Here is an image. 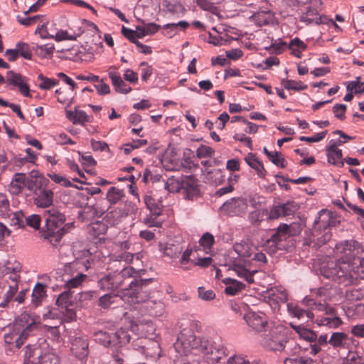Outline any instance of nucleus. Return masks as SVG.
<instances>
[{
    "label": "nucleus",
    "mask_w": 364,
    "mask_h": 364,
    "mask_svg": "<svg viewBox=\"0 0 364 364\" xmlns=\"http://www.w3.org/2000/svg\"><path fill=\"white\" fill-rule=\"evenodd\" d=\"M282 85L287 90H293L295 91H301L307 89L308 86L301 81L283 79L281 81Z\"/></svg>",
    "instance_id": "47"
},
{
    "label": "nucleus",
    "mask_w": 364,
    "mask_h": 364,
    "mask_svg": "<svg viewBox=\"0 0 364 364\" xmlns=\"http://www.w3.org/2000/svg\"><path fill=\"white\" fill-rule=\"evenodd\" d=\"M178 171H181L186 173H191L197 168L196 164L191 157H184L181 161H179Z\"/></svg>",
    "instance_id": "50"
},
{
    "label": "nucleus",
    "mask_w": 364,
    "mask_h": 364,
    "mask_svg": "<svg viewBox=\"0 0 364 364\" xmlns=\"http://www.w3.org/2000/svg\"><path fill=\"white\" fill-rule=\"evenodd\" d=\"M289 226L287 224H282L277 228V231L274 232L268 240V242L277 244L279 242L286 240L289 235Z\"/></svg>",
    "instance_id": "35"
},
{
    "label": "nucleus",
    "mask_w": 364,
    "mask_h": 364,
    "mask_svg": "<svg viewBox=\"0 0 364 364\" xmlns=\"http://www.w3.org/2000/svg\"><path fill=\"white\" fill-rule=\"evenodd\" d=\"M215 242L214 237L210 232H205L199 240L200 245L203 247L206 253L210 252L211 247Z\"/></svg>",
    "instance_id": "52"
},
{
    "label": "nucleus",
    "mask_w": 364,
    "mask_h": 364,
    "mask_svg": "<svg viewBox=\"0 0 364 364\" xmlns=\"http://www.w3.org/2000/svg\"><path fill=\"white\" fill-rule=\"evenodd\" d=\"M349 341H355L343 332H334L328 339V343L334 348H348Z\"/></svg>",
    "instance_id": "23"
},
{
    "label": "nucleus",
    "mask_w": 364,
    "mask_h": 364,
    "mask_svg": "<svg viewBox=\"0 0 364 364\" xmlns=\"http://www.w3.org/2000/svg\"><path fill=\"white\" fill-rule=\"evenodd\" d=\"M44 238L48 240L53 246H57L64 235L59 230L43 229Z\"/></svg>",
    "instance_id": "43"
},
{
    "label": "nucleus",
    "mask_w": 364,
    "mask_h": 364,
    "mask_svg": "<svg viewBox=\"0 0 364 364\" xmlns=\"http://www.w3.org/2000/svg\"><path fill=\"white\" fill-rule=\"evenodd\" d=\"M182 180L180 181L174 177L168 178L165 183L164 188L171 193L178 192L181 190Z\"/></svg>",
    "instance_id": "55"
},
{
    "label": "nucleus",
    "mask_w": 364,
    "mask_h": 364,
    "mask_svg": "<svg viewBox=\"0 0 364 364\" xmlns=\"http://www.w3.org/2000/svg\"><path fill=\"white\" fill-rule=\"evenodd\" d=\"M89 262L85 259H77L65 265L64 280L65 288L71 290L79 287L85 281L87 275L85 272L89 269Z\"/></svg>",
    "instance_id": "5"
},
{
    "label": "nucleus",
    "mask_w": 364,
    "mask_h": 364,
    "mask_svg": "<svg viewBox=\"0 0 364 364\" xmlns=\"http://www.w3.org/2000/svg\"><path fill=\"white\" fill-rule=\"evenodd\" d=\"M128 213L121 208H116L105 215L107 221L112 225H117L127 216Z\"/></svg>",
    "instance_id": "29"
},
{
    "label": "nucleus",
    "mask_w": 364,
    "mask_h": 364,
    "mask_svg": "<svg viewBox=\"0 0 364 364\" xmlns=\"http://www.w3.org/2000/svg\"><path fill=\"white\" fill-rule=\"evenodd\" d=\"M128 288H122L117 294H106L100 297L98 305L102 309L115 308L117 304L124 300L121 296V293Z\"/></svg>",
    "instance_id": "19"
},
{
    "label": "nucleus",
    "mask_w": 364,
    "mask_h": 364,
    "mask_svg": "<svg viewBox=\"0 0 364 364\" xmlns=\"http://www.w3.org/2000/svg\"><path fill=\"white\" fill-rule=\"evenodd\" d=\"M14 327L12 333L4 335V341L8 344L15 341L16 347L20 348L30 333L36 329L37 324L30 319L28 315L22 314L16 319Z\"/></svg>",
    "instance_id": "4"
},
{
    "label": "nucleus",
    "mask_w": 364,
    "mask_h": 364,
    "mask_svg": "<svg viewBox=\"0 0 364 364\" xmlns=\"http://www.w3.org/2000/svg\"><path fill=\"white\" fill-rule=\"evenodd\" d=\"M214 153V149L206 145H200L196 150V156L199 159L211 157Z\"/></svg>",
    "instance_id": "62"
},
{
    "label": "nucleus",
    "mask_w": 364,
    "mask_h": 364,
    "mask_svg": "<svg viewBox=\"0 0 364 364\" xmlns=\"http://www.w3.org/2000/svg\"><path fill=\"white\" fill-rule=\"evenodd\" d=\"M112 83L117 92L127 94L132 90V87L124 82L121 76L114 78Z\"/></svg>",
    "instance_id": "56"
},
{
    "label": "nucleus",
    "mask_w": 364,
    "mask_h": 364,
    "mask_svg": "<svg viewBox=\"0 0 364 364\" xmlns=\"http://www.w3.org/2000/svg\"><path fill=\"white\" fill-rule=\"evenodd\" d=\"M125 196L124 191L117 187H110L106 194V199L110 205L118 204Z\"/></svg>",
    "instance_id": "31"
},
{
    "label": "nucleus",
    "mask_w": 364,
    "mask_h": 364,
    "mask_svg": "<svg viewBox=\"0 0 364 364\" xmlns=\"http://www.w3.org/2000/svg\"><path fill=\"white\" fill-rule=\"evenodd\" d=\"M95 341L104 346H113L112 333L100 331L95 333Z\"/></svg>",
    "instance_id": "45"
},
{
    "label": "nucleus",
    "mask_w": 364,
    "mask_h": 364,
    "mask_svg": "<svg viewBox=\"0 0 364 364\" xmlns=\"http://www.w3.org/2000/svg\"><path fill=\"white\" fill-rule=\"evenodd\" d=\"M360 244L355 240H346L336 245V248L338 252L348 255L358 248Z\"/></svg>",
    "instance_id": "42"
},
{
    "label": "nucleus",
    "mask_w": 364,
    "mask_h": 364,
    "mask_svg": "<svg viewBox=\"0 0 364 364\" xmlns=\"http://www.w3.org/2000/svg\"><path fill=\"white\" fill-rule=\"evenodd\" d=\"M161 251L164 255L169 258H176L179 256L182 249L178 245L166 244L164 246L161 245Z\"/></svg>",
    "instance_id": "44"
},
{
    "label": "nucleus",
    "mask_w": 364,
    "mask_h": 364,
    "mask_svg": "<svg viewBox=\"0 0 364 364\" xmlns=\"http://www.w3.org/2000/svg\"><path fill=\"white\" fill-rule=\"evenodd\" d=\"M9 279H10V282H9V289L6 291L4 296L7 301H11L18 291V281L20 277L19 275H15L14 277H9Z\"/></svg>",
    "instance_id": "48"
},
{
    "label": "nucleus",
    "mask_w": 364,
    "mask_h": 364,
    "mask_svg": "<svg viewBox=\"0 0 364 364\" xmlns=\"http://www.w3.org/2000/svg\"><path fill=\"white\" fill-rule=\"evenodd\" d=\"M38 79L41 80L39 84V88L42 90H49L51 87L58 85V81L55 79H50L45 77L43 74H40L38 76Z\"/></svg>",
    "instance_id": "57"
},
{
    "label": "nucleus",
    "mask_w": 364,
    "mask_h": 364,
    "mask_svg": "<svg viewBox=\"0 0 364 364\" xmlns=\"http://www.w3.org/2000/svg\"><path fill=\"white\" fill-rule=\"evenodd\" d=\"M160 161L163 167L167 171H177L178 169L179 160L172 151H166Z\"/></svg>",
    "instance_id": "25"
},
{
    "label": "nucleus",
    "mask_w": 364,
    "mask_h": 364,
    "mask_svg": "<svg viewBox=\"0 0 364 364\" xmlns=\"http://www.w3.org/2000/svg\"><path fill=\"white\" fill-rule=\"evenodd\" d=\"M33 194V201L34 204L38 207L42 208H50L53 201V192L50 189H48V187L40 190Z\"/></svg>",
    "instance_id": "17"
},
{
    "label": "nucleus",
    "mask_w": 364,
    "mask_h": 364,
    "mask_svg": "<svg viewBox=\"0 0 364 364\" xmlns=\"http://www.w3.org/2000/svg\"><path fill=\"white\" fill-rule=\"evenodd\" d=\"M43 217L45 220L43 229L46 230H59L65 222V215L54 207L46 210Z\"/></svg>",
    "instance_id": "11"
},
{
    "label": "nucleus",
    "mask_w": 364,
    "mask_h": 364,
    "mask_svg": "<svg viewBox=\"0 0 364 364\" xmlns=\"http://www.w3.org/2000/svg\"><path fill=\"white\" fill-rule=\"evenodd\" d=\"M233 250L240 257H249L251 256L252 246L247 240H242L236 242L233 246Z\"/></svg>",
    "instance_id": "32"
},
{
    "label": "nucleus",
    "mask_w": 364,
    "mask_h": 364,
    "mask_svg": "<svg viewBox=\"0 0 364 364\" xmlns=\"http://www.w3.org/2000/svg\"><path fill=\"white\" fill-rule=\"evenodd\" d=\"M226 364H252L245 356L241 354L231 355L227 360Z\"/></svg>",
    "instance_id": "64"
},
{
    "label": "nucleus",
    "mask_w": 364,
    "mask_h": 364,
    "mask_svg": "<svg viewBox=\"0 0 364 364\" xmlns=\"http://www.w3.org/2000/svg\"><path fill=\"white\" fill-rule=\"evenodd\" d=\"M343 364H363V359L357 352L350 350Z\"/></svg>",
    "instance_id": "58"
},
{
    "label": "nucleus",
    "mask_w": 364,
    "mask_h": 364,
    "mask_svg": "<svg viewBox=\"0 0 364 364\" xmlns=\"http://www.w3.org/2000/svg\"><path fill=\"white\" fill-rule=\"evenodd\" d=\"M134 346L146 357L158 358L161 356L160 346L156 341L148 340L146 338L144 340L137 339Z\"/></svg>",
    "instance_id": "14"
},
{
    "label": "nucleus",
    "mask_w": 364,
    "mask_h": 364,
    "mask_svg": "<svg viewBox=\"0 0 364 364\" xmlns=\"http://www.w3.org/2000/svg\"><path fill=\"white\" fill-rule=\"evenodd\" d=\"M337 142L334 140H331L329 146L326 148V155L328 162L334 165L343 166V162L341 161L342 151L337 148Z\"/></svg>",
    "instance_id": "21"
},
{
    "label": "nucleus",
    "mask_w": 364,
    "mask_h": 364,
    "mask_svg": "<svg viewBox=\"0 0 364 364\" xmlns=\"http://www.w3.org/2000/svg\"><path fill=\"white\" fill-rule=\"evenodd\" d=\"M268 159L272 163L279 167L284 168L287 165V162L281 153L277 151L272 152Z\"/></svg>",
    "instance_id": "63"
},
{
    "label": "nucleus",
    "mask_w": 364,
    "mask_h": 364,
    "mask_svg": "<svg viewBox=\"0 0 364 364\" xmlns=\"http://www.w3.org/2000/svg\"><path fill=\"white\" fill-rule=\"evenodd\" d=\"M26 187V176L23 173H16L8 187L9 192L17 196L20 194L23 188Z\"/></svg>",
    "instance_id": "20"
},
{
    "label": "nucleus",
    "mask_w": 364,
    "mask_h": 364,
    "mask_svg": "<svg viewBox=\"0 0 364 364\" xmlns=\"http://www.w3.org/2000/svg\"><path fill=\"white\" fill-rule=\"evenodd\" d=\"M225 265L228 267L229 270L233 271L237 277L244 279L249 284L254 283V275L258 273L256 269H250L249 262L241 258L230 259Z\"/></svg>",
    "instance_id": "9"
},
{
    "label": "nucleus",
    "mask_w": 364,
    "mask_h": 364,
    "mask_svg": "<svg viewBox=\"0 0 364 364\" xmlns=\"http://www.w3.org/2000/svg\"><path fill=\"white\" fill-rule=\"evenodd\" d=\"M210 337L196 336L191 328H183L174 344L176 350L181 355H202L207 350Z\"/></svg>",
    "instance_id": "3"
},
{
    "label": "nucleus",
    "mask_w": 364,
    "mask_h": 364,
    "mask_svg": "<svg viewBox=\"0 0 364 364\" xmlns=\"http://www.w3.org/2000/svg\"><path fill=\"white\" fill-rule=\"evenodd\" d=\"M269 296L277 304L279 303H286L287 301V293L282 287L271 289L269 292Z\"/></svg>",
    "instance_id": "34"
},
{
    "label": "nucleus",
    "mask_w": 364,
    "mask_h": 364,
    "mask_svg": "<svg viewBox=\"0 0 364 364\" xmlns=\"http://www.w3.org/2000/svg\"><path fill=\"white\" fill-rule=\"evenodd\" d=\"M48 176L55 183L62 185L65 187H70L72 186V183L65 176L51 173L48 174Z\"/></svg>",
    "instance_id": "61"
},
{
    "label": "nucleus",
    "mask_w": 364,
    "mask_h": 364,
    "mask_svg": "<svg viewBox=\"0 0 364 364\" xmlns=\"http://www.w3.org/2000/svg\"><path fill=\"white\" fill-rule=\"evenodd\" d=\"M152 279H141L138 283L134 281L129 283V288L121 293L125 303L133 309L132 316L134 318L139 315H149L153 317L164 316L166 314V305L161 300L151 299L146 289Z\"/></svg>",
    "instance_id": "1"
},
{
    "label": "nucleus",
    "mask_w": 364,
    "mask_h": 364,
    "mask_svg": "<svg viewBox=\"0 0 364 364\" xmlns=\"http://www.w3.org/2000/svg\"><path fill=\"white\" fill-rule=\"evenodd\" d=\"M73 294V291L67 289L59 294L56 299L55 304L60 309L63 321L65 322H70L76 317L75 311L73 308L74 304Z\"/></svg>",
    "instance_id": "8"
},
{
    "label": "nucleus",
    "mask_w": 364,
    "mask_h": 364,
    "mask_svg": "<svg viewBox=\"0 0 364 364\" xmlns=\"http://www.w3.org/2000/svg\"><path fill=\"white\" fill-rule=\"evenodd\" d=\"M55 50L53 43H47L44 45H36L34 50L41 58H50L53 56Z\"/></svg>",
    "instance_id": "38"
},
{
    "label": "nucleus",
    "mask_w": 364,
    "mask_h": 364,
    "mask_svg": "<svg viewBox=\"0 0 364 364\" xmlns=\"http://www.w3.org/2000/svg\"><path fill=\"white\" fill-rule=\"evenodd\" d=\"M70 53L73 55V57H70V59L75 62L90 61L94 57V55L92 53H86V49L83 47L73 48Z\"/></svg>",
    "instance_id": "33"
},
{
    "label": "nucleus",
    "mask_w": 364,
    "mask_h": 364,
    "mask_svg": "<svg viewBox=\"0 0 364 364\" xmlns=\"http://www.w3.org/2000/svg\"><path fill=\"white\" fill-rule=\"evenodd\" d=\"M207 350H204L203 356L211 364H218L220 360L228 355L227 348L222 344L212 341L210 338L207 345Z\"/></svg>",
    "instance_id": "10"
},
{
    "label": "nucleus",
    "mask_w": 364,
    "mask_h": 364,
    "mask_svg": "<svg viewBox=\"0 0 364 364\" xmlns=\"http://www.w3.org/2000/svg\"><path fill=\"white\" fill-rule=\"evenodd\" d=\"M246 163L253 169H255L259 177L264 176V168L263 164L255 156L254 154L250 153L245 158Z\"/></svg>",
    "instance_id": "37"
},
{
    "label": "nucleus",
    "mask_w": 364,
    "mask_h": 364,
    "mask_svg": "<svg viewBox=\"0 0 364 364\" xmlns=\"http://www.w3.org/2000/svg\"><path fill=\"white\" fill-rule=\"evenodd\" d=\"M25 216L24 213L21 210L14 213L11 218V225L16 226L18 228H24Z\"/></svg>",
    "instance_id": "54"
},
{
    "label": "nucleus",
    "mask_w": 364,
    "mask_h": 364,
    "mask_svg": "<svg viewBox=\"0 0 364 364\" xmlns=\"http://www.w3.org/2000/svg\"><path fill=\"white\" fill-rule=\"evenodd\" d=\"M307 47V44L297 37L291 39L288 46L291 54L298 58L302 57V52L306 50Z\"/></svg>",
    "instance_id": "28"
},
{
    "label": "nucleus",
    "mask_w": 364,
    "mask_h": 364,
    "mask_svg": "<svg viewBox=\"0 0 364 364\" xmlns=\"http://www.w3.org/2000/svg\"><path fill=\"white\" fill-rule=\"evenodd\" d=\"M113 346H122L130 341V335L128 331L121 328L112 333Z\"/></svg>",
    "instance_id": "30"
},
{
    "label": "nucleus",
    "mask_w": 364,
    "mask_h": 364,
    "mask_svg": "<svg viewBox=\"0 0 364 364\" xmlns=\"http://www.w3.org/2000/svg\"><path fill=\"white\" fill-rule=\"evenodd\" d=\"M67 117L73 122V124H80L87 121V116L86 113L82 110L69 112L67 114Z\"/></svg>",
    "instance_id": "53"
},
{
    "label": "nucleus",
    "mask_w": 364,
    "mask_h": 364,
    "mask_svg": "<svg viewBox=\"0 0 364 364\" xmlns=\"http://www.w3.org/2000/svg\"><path fill=\"white\" fill-rule=\"evenodd\" d=\"M289 343L284 329L282 327H277L270 331L263 345L270 350L282 352Z\"/></svg>",
    "instance_id": "7"
},
{
    "label": "nucleus",
    "mask_w": 364,
    "mask_h": 364,
    "mask_svg": "<svg viewBox=\"0 0 364 364\" xmlns=\"http://www.w3.org/2000/svg\"><path fill=\"white\" fill-rule=\"evenodd\" d=\"M98 284L101 289L106 291L116 290L112 272L101 277Z\"/></svg>",
    "instance_id": "46"
},
{
    "label": "nucleus",
    "mask_w": 364,
    "mask_h": 364,
    "mask_svg": "<svg viewBox=\"0 0 364 364\" xmlns=\"http://www.w3.org/2000/svg\"><path fill=\"white\" fill-rule=\"evenodd\" d=\"M41 220L40 215L36 214H33L28 217L25 216V227L28 225L35 230H38L41 225Z\"/></svg>",
    "instance_id": "60"
},
{
    "label": "nucleus",
    "mask_w": 364,
    "mask_h": 364,
    "mask_svg": "<svg viewBox=\"0 0 364 364\" xmlns=\"http://www.w3.org/2000/svg\"><path fill=\"white\" fill-rule=\"evenodd\" d=\"M313 294H315L316 298L312 299L314 301H316V304H326V301L329 300L331 292L329 289L325 288V287H321L317 289H316L314 292H312Z\"/></svg>",
    "instance_id": "49"
},
{
    "label": "nucleus",
    "mask_w": 364,
    "mask_h": 364,
    "mask_svg": "<svg viewBox=\"0 0 364 364\" xmlns=\"http://www.w3.org/2000/svg\"><path fill=\"white\" fill-rule=\"evenodd\" d=\"M116 289L120 288L124 284H128L134 281V284L138 283L141 279L137 280L135 277L138 274L137 272L131 266L124 267L120 272H112Z\"/></svg>",
    "instance_id": "13"
},
{
    "label": "nucleus",
    "mask_w": 364,
    "mask_h": 364,
    "mask_svg": "<svg viewBox=\"0 0 364 364\" xmlns=\"http://www.w3.org/2000/svg\"><path fill=\"white\" fill-rule=\"evenodd\" d=\"M302 304L312 310L315 309L325 312L326 315V316L317 318L316 319V323L318 326H326L329 328H337L342 325L343 321L336 314L334 307L328 305L327 304H316V302L314 301L309 296H306L303 299Z\"/></svg>",
    "instance_id": "6"
},
{
    "label": "nucleus",
    "mask_w": 364,
    "mask_h": 364,
    "mask_svg": "<svg viewBox=\"0 0 364 364\" xmlns=\"http://www.w3.org/2000/svg\"><path fill=\"white\" fill-rule=\"evenodd\" d=\"M48 183L49 180L37 170H32L26 177V188L33 193L48 187Z\"/></svg>",
    "instance_id": "15"
},
{
    "label": "nucleus",
    "mask_w": 364,
    "mask_h": 364,
    "mask_svg": "<svg viewBox=\"0 0 364 364\" xmlns=\"http://www.w3.org/2000/svg\"><path fill=\"white\" fill-rule=\"evenodd\" d=\"M181 190L187 198L192 199L199 191L196 179L193 176H186L182 179Z\"/></svg>",
    "instance_id": "22"
},
{
    "label": "nucleus",
    "mask_w": 364,
    "mask_h": 364,
    "mask_svg": "<svg viewBox=\"0 0 364 364\" xmlns=\"http://www.w3.org/2000/svg\"><path fill=\"white\" fill-rule=\"evenodd\" d=\"M6 78V82L11 85L17 87L23 95L26 97L30 96L29 86L25 77L11 70L7 72Z\"/></svg>",
    "instance_id": "16"
},
{
    "label": "nucleus",
    "mask_w": 364,
    "mask_h": 364,
    "mask_svg": "<svg viewBox=\"0 0 364 364\" xmlns=\"http://www.w3.org/2000/svg\"><path fill=\"white\" fill-rule=\"evenodd\" d=\"M316 17H318V11L313 6H308L306 11L301 15L300 21L306 25L315 23Z\"/></svg>",
    "instance_id": "39"
},
{
    "label": "nucleus",
    "mask_w": 364,
    "mask_h": 364,
    "mask_svg": "<svg viewBox=\"0 0 364 364\" xmlns=\"http://www.w3.org/2000/svg\"><path fill=\"white\" fill-rule=\"evenodd\" d=\"M318 271L323 277L339 284L345 287L355 285L359 279H364V258L355 268L344 260L326 258L321 263Z\"/></svg>",
    "instance_id": "2"
},
{
    "label": "nucleus",
    "mask_w": 364,
    "mask_h": 364,
    "mask_svg": "<svg viewBox=\"0 0 364 364\" xmlns=\"http://www.w3.org/2000/svg\"><path fill=\"white\" fill-rule=\"evenodd\" d=\"M223 283L225 285V293L230 296L237 295L245 287V285L241 282L230 277L223 279Z\"/></svg>",
    "instance_id": "26"
},
{
    "label": "nucleus",
    "mask_w": 364,
    "mask_h": 364,
    "mask_svg": "<svg viewBox=\"0 0 364 364\" xmlns=\"http://www.w3.org/2000/svg\"><path fill=\"white\" fill-rule=\"evenodd\" d=\"M244 319L248 326L256 332L267 330L268 321L267 316L262 312L249 311L244 315Z\"/></svg>",
    "instance_id": "12"
},
{
    "label": "nucleus",
    "mask_w": 364,
    "mask_h": 364,
    "mask_svg": "<svg viewBox=\"0 0 364 364\" xmlns=\"http://www.w3.org/2000/svg\"><path fill=\"white\" fill-rule=\"evenodd\" d=\"M287 309L289 316L299 320L306 318L311 321L314 318V314L311 310H304L293 302L287 303Z\"/></svg>",
    "instance_id": "24"
},
{
    "label": "nucleus",
    "mask_w": 364,
    "mask_h": 364,
    "mask_svg": "<svg viewBox=\"0 0 364 364\" xmlns=\"http://www.w3.org/2000/svg\"><path fill=\"white\" fill-rule=\"evenodd\" d=\"M346 296L350 301H360L364 298V287L360 288L353 287L348 289L346 293Z\"/></svg>",
    "instance_id": "51"
},
{
    "label": "nucleus",
    "mask_w": 364,
    "mask_h": 364,
    "mask_svg": "<svg viewBox=\"0 0 364 364\" xmlns=\"http://www.w3.org/2000/svg\"><path fill=\"white\" fill-rule=\"evenodd\" d=\"M291 326L303 339L309 342L316 341L317 336L313 331L306 328L301 325H293L291 323Z\"/></svg>",
    "instance_id": "36"
},
{
    "label": "nucleus",
    "mask_w": 364,
    "mask_h": 364,
    "mask_svg": "<svg viewBox=\"0 0 364 364\" xmlns=\"http://www.w3.org/2000/svg\"><path fill=\"white\" fill-rule=\"evenodd\" d=\"M245 205V202L242 199L240 198H233L230 200L226 201L223 204V207L226 210H229L233 213H238L240 210V208L242 209Z\"/></svg>",
    "instance_id": "40"
},
{
    "label": "nucleus",
    "mask_w": 364,
    "mask_h": 364,
    "mask_svg": "<svg viewBox=\"0 0 364 364\" xmlns=\"http://www.w3.org/2000/svg\"><path fill=\"white\" fill-rule=\"evenodd\" d=\"M87 338L85 337H76L71 344V351L79 359L86 358L89 353Z\"/></svg>",
    "instance_id": "18"
},
{
    "label": "nucleus",
    "mask_w": 364,
    "mask_h": 364,
    "mask_svg": "<svg viewBox=\"0 0 364 364\" xmlns=\"http://www.w3.org/2000/svg\"><path fill=\"white\" fill-rule=\"evenodd\" d=\"M107 230V225L101 221L92 223L88 227L89 233L96 237L105 235Z\"/></svg>",
    "instance_id": "41"
},
{
    "label": "nucleus",
    "mask_w": 364,
    "mask_h": 364,
    "mask_svg": "<svg viewBox=\"0 0 364 364\" xmlns=\"http://www.w3.org/2000/svg\"><path fill=\"white\" fill-rule=\"evenodd\" d=\"M55 39L57 42H60L63 41H74L72 36L68 29H58L55 32H54L53 35L50 36Z\"/></svg>",
    "instance_id": "59"
},
{
    "label": "nucleus",
    "mask_w": 364,
    "mask_h": 364,
    "mask_svg": "<svg viewBox=\"0 0 364 364\" xmlns=\"http://www.w3.org/2000/svg\"><path fill=\"white\" fill-rule=\"evenodd\" d=\"M47 296V291L46 285L38 282L32 292L31 303L34 306H38L41 304L43 300Z\"/></svg>",
    "instance_id": "27"
}]
</instances>
